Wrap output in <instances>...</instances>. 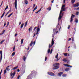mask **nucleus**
<instances>
[{"label": "nucleus", "instance_id": "f257e3e1", "mask_svg": "<svg viewBox=\"0 0 79 79\" xmlns=\"http://www.w3.org/2000/svg\"><path fill=\"white\" fill-rule=\"evenodd\" d=\"M20 71L23 74L25 73V69L22 66L20 69Z\"/></svg>", "mask_w": 79, "mask_h": 79}, {"label": "nucleus", "instance_id": "f03ea898", "mask_svg": "<svg viewBox=\"0 0 79 79\" xmlns=\"http://www.w3.org/2000/svg\"><path fill=\"white\" fill-rule=\"evenodd\" d=\"M31 75L33 76H35L37 74V72L34 70H33L31 71Z\"/></svg>", "mask_w": 79, "mask_h": 79}, {"label": "nucleus", "instance_id": "7ed1b4c3", "mask_svg": "<svg viewBox=\"0 0 79 79\" xmlns=\"http://www.w3.org/2000/svg\"><path fill=\"white\" fill-rule=\"evenodd\" d=\"M33 77H34L32 75V74L31 73L29 75V76H28L27 78L26 79H32Z\"/></svg>", "mask_w": 79, "mask_h": 79}, {"label": "nucleus", "instance_id": "20e7f679", "mask_svg": "<svg viewBox=\"0 0 79 79\" xmlns=\"http://www.w3.org/2000/svg\"><path fill=\"white\" fill-rule=\"evenodd\" d=\"M48 74L49 75H50V76H55V74L52 72H49L48 73Z\"/></svg>", "mask_w": 79, "mask_h": 79}, {"label": "nucleus", "instance_id": "39448f33", "mask_svg": "<svg viewBox=\"0 0 79 79\" xmlns=\"http://www.w3.org/2000/svg\"><path fill=\"white\" fill-rule=\"evenodd\" d=\"M53 66L54 67L53 68V69L54 70L57 69H58L60 68L59 66L57 65H55Z\"/></svg>", "mask_w": 79, "mask_h": 79}, {"label": "nucleus", "instance_id": "423d86ee", "mask_svg": "<svg viewBox=\"0 0 79 79\" xmlns=\"http://www.w3.org/2000/svg\"><path fill=\"white\" fill-rule=\"evenodd\" d=\"M14 3L15 5V8L16 10H17V0H15V2Z\"/></svg>", "mask_w": 79, "mask_h": 79}, {"label": "nucleus", "instance_id": "0eeeda50", "mask_svg": "<svg viewBox=\"0 0 79 79\" xmlns=\"http://www.w3.org/2000/svg\"><path fill=\"white\" fill-rule=\"evenodd\" d=\"M36 31H36V34H38V33H39V32L40 31V28H39V26L36 29Z\"/></svg>", "mask_w": 79, "mask_h": 79}, {"label": "nucleus", "instance_id": "6e6552de", "mask_svg": "<svg viewBox=\"0 0 79 79\" xmlns=\"http://www.w3.org/2000/svg\"><path fill=\"white\" fill-rule=\"evenodd\" d=\"M0 54H1L0 61H1L2 60V51H0Z\"/></svg>", "mask_w": 79, "mask_h": 79}, {"label": "nucleus", "instance_id": "1a4fd4ad", "mask_svg": "<svg viewBox=\"0 0 79 79\" xmlns=\"http://www.w3.org/2000/svg\"><path fill=\"white\" fill-rule=\"evenodd\" d=\"M74 17H75V15H73V14H72V16H71L70 22H72V21H73V18Z\"/></svg>", "mask_w": 79, "mask_h": 79}, {"label": "nucleus", "instance_id": "9d476101", "mask_svg": "<svg viewBox=\"0 0 79 79\" xmlns=\"http://www.w3.org/2000/svg\"><path fill=\"white\" fill-rule=\"evenodd\" d=\"M61 12H60L59 16L58 18L59 20H61V18H62V15H61Z\"/></svg>", "mask_w": 79, "mask_h": 79}, {"label": "nucleus", "instance_id": "9b49d317", "mask_svg": "<svg viewBox=\"0 0 79 79\" xmlns=\"http://www.w3.org/2000/svg\"><path fill=\"white\" fill-rule=\"evenodd\" d=\"M79 6V4L77 3L75 4H74L73 7H78V6Z\"/></svg>", "mask_w": 79, "mask_h": 79}, {"label": "nucleus", "instance_id": "f8f14e48", "mask_svg": "<svg viewBox=\"0 0 79 79\" xmlns=\"http://www.w3.org/2000/svg\"><path fill=\"white\" fill-rule=\"evenodd\" d=\"M63 74V72H60L58 73V76H61Z\"/></svg>", "mask_w": 79, "mask_h": 79}, {"label": "nucleus", "instance_id": "ddd939ff", "mask_svg": "<svg viewBox=\"0 0 79 79\" xmlns=\"http://www.w3.org/2000/svg\"><path fill=\"white\" fill-rule=\"evenodd\" d=\"M64 66H67V67H73V66L69 65L67 64H64Z\"/></svg>", "mask_w": 79, "mask_h": 79}, {"label": "nucleus", "instance_id": "4468645a", "mask_svg": "<svg viewBox=\"0 0 79 79\" xmlns=\"http://www.w3.org/2000/svg\"><path fill=\"white\" fill-rule=\"evenodd\" d=\"M60 64L59 63H56L53 64V66H59Z\"/></svg>", "mask_w": 79, "mask_h": 79}, {"label": "nucleus", "instance_id": "2eb2a0df", "mask_svg": "<svg viewBox=\"0 0 79 79\" xmlns=\"http://www.w3.org/2000/svg\"><path fill=\"white\" fill-rule=\"evenodd\" d=\"M42 7H41L38 11H37L35 12V13H36V14H37V13H39V12H40V11H41V10H42Z\"/></svg>", "mask_w": 79, "mask_h": 79}, {"label": "nucleus", "instance_id": "dca6fc26", "mask_svg": "<svg viewBox=\"0 0 79 79\" xmlns=\"http://www.w3.org/2000/svg\"><path fill=\"white\" fill-rule=\"evenodd\" d=\"M23 60L24 61H25L26 60V57L25 56H24L23 57Z\"/></svg>", "mask_w": 79, "mask_h": 79}, {"label": "nucleus", "instance_id": "f3484780", "mask_svg": "<svg viewBox=\"0 0 79 79\" xmlns=\"http://www.w3.org/2000/svg\"><path fill=\"white\" fill-rule=\"evenodd\" d=\"M18 68V66H16L15 67L13 68V69H12V70H14L15 69H17Z\"/></svg>", "mask_w": 79, "mask_h": 79}, {"label": "nucleus", "instance_id": "a211bd4d", "mask_svg": "<svg viewBox=\"0 0 79 79\" xmlns=\"http://www.w3.org/2000/svg\"><path fill=\"white\" fill-rule=\"evenodd\" d=\"M24 2L26 5H27V3H28V1H27V0H25Z\"/></svg>", "mask_w": 79, "mask_h": 79}, {"label": "nucleus", "instance_id": "6ab92c4d", "mask_svg": "<svg viewBox=\"0 0 79 79\" xmlns=\"http://www.w3.org/2000/svg\"><path fill=\"white\" fill-rule=\"evenodd\" d=\"M53 37H54V36H53V38L52 40V44H54V42H55V41L53 40Z\"/></svg>", "mask_w": 79, "mask_h": 79}, {"label": "nucleus", "instance_id": "aec40b11", "mask_svg": "<svg viewBox=\"0 0 79 79\" xmlns=\"http://www.w3.org/2000/svg\"><path fill=\"white\" fill-rule=\"evenodd\" d=\"M62 61H64V62H66L67 61V60H66V59L64 58L63 59Z\"/></svg>", "mask_w": 79, "mask_h": 79}, {"label": "nucleus", "instance_id": "412c9836", "mask_svg": "<svg viewBox=\"0 0 79 79\" xmlns=\"http://www.w3.org/2000/svg\"><path fill=\"white\" fill-rule=\"evenodd\" d=\"M9 66H8L6 68V69L7 71H10V68H9Z\"/></svg>", "mask_w": 79, "mask_h": 79}, {"label": "nucleus", "instance_id": "4be33fe9", "mask_svg": "<svg viewBox=\"0 0 79 79\" xmlns=\"http://www.w3.org/2000/svg\"><path fill=\"white\" fill-rule=\"evenodd\" d=\"M75 22L76 23H78V20L77 19H76L75 20Z\"/></svg>", "mask_w": 79, "mask_h": 79}, {"label": "nucleus", "instance_id": "5701e85b", "mask_svg": "<svg viewBox=\"0 0 79 79\" xmlns=\"http://www.w3.org/2000/svg\"><path fill=\"white\" fill-rule=\"evenodd\" d=\"M32 44H33V41H31V42L30 43V46L32 47Z\"/></svg>", "mask_w": 79, "mask_h": 79}, {"label": "nucleus", "instance_id": "b1692460", "mask_svg": "<svg viewBox=\"0 0 79 79\" xmlns=\"http://www.w3.org/2000/svg\"><path fill=\"white\" fill-rule=\"evenodd\" d=\"M24 40L23 39H22L21 41V44H23V41Z\"/></svg>", "mask_w": 79, "mask_h": 79}, {"label": "nucleus", "instance_id": "393cba45", "mask_svg": "<svg viewBox=\"0 0 79 79\" xmlns=\"http://www.w3.org/2000/svg\"><path fill=\"white\" fill-rule=\"evenodd\" d=\"M65 5H64L62 6L61 9L63 10V9H64V7H65Z\"/></svg>", "mask_w": 79, "mask_h": 79}, {"label": "nucleus", "instance_id": "a878e982", "mask_svg": "<svg viewBox=\"0 0 79 79\" xmlns=\"http://www.w3.org/2000/svg\"><path fill=\"white\" fill-rule=\"evenodd\" d=\"M51 8L50 7H49V8H48L47 9V10H48V11H50L51 10Z\"/></svg>", "mask_w": 79, "mask_h": 79}, {"label": "nucleus", "instance_id": "bb28decb", "mask_svg": "<svg viewBox=\"0 0 79 79\" xmlns=\"http://www.w3.org/2000/svg\"><path fill=\"white\" fill-rule=\"evenodd\" d=\"M69 68L66 69H65V71L67 72L68 71H69Z\"/></svg>", "mask_w": 79, "mask_h": 79}, {"label": "nucleus", "instance_id": "cd10ccee", "mask_svg": "<svg viewBox=\"0 0 79 79\" xmlns=\"http://www.w3.org/2000/svg\"><path fill=\"white\" fill-rule=\"evenodd\" d=\"M23 26H24V23H22L20 27V28H23Z\"/></svg>", "mask_w": 79, "mask_h": 79}, {"label": "nucleus", "instance_id": "c85d7f7f", "mask_svg": "<svg viewBox=\"0 0 79 79\" xmlns=\"http://www.w3.org/2000/svg\"><path fill=\"white\" fill-rule=\"evenodd\" d=\"M27 22L26 21L25 22V23L24 25V27H26V26H27Z\"/></svg>", "mask_w": 79, "mask_h": 79}, {"label": "nucleus", "instance_id": "c756f323", "mask_svg": "<svg viewBox=\"0 0 79 79\" xmlns=\"http://www.w3.org/2000/svg\"><path fill=\"white\" fill-rule=\"evenodd\" d=\"M75 1H76V0H72L71 1V2L72 3H74Z\"/></svg>", "mask_w": 79, "mask_h": 79}, {"label": "nucleus", "instance_id": "7c9ffc66", "mask_svg": "<svg viewBox=\"0 0 79 79\" xmlns=\"http://www.w3.org/2000/svg\"><path fill=\"white\" fill-rule=\"evenodd\" d=\"M13 13H12L11 14H10V15H9L8 16V18H10V16H11L12 15H13Z\"/></svg>", "mask_w": 79, "mask_h": 79}, {"label": "nucleus", "instance_id": "2f4dec72", "mask_svg": "<svg viewBox=\"0 0 79 79\" xmlns=\"http://www.w3.org/2000/svg\"><path fill=\"white\" fill-rule=\"evenodd\" d=\"M30 9V7H29L25 11L26 13H27L28 11H29V9Z\"/></svg>", "mask_w": 79, "mask_h": 79}, {"label": "nucleus", "instance_id": "473e14b6", "mask_svg": "<svg viewBox=\"0 0 79 79\" xmlns=\"http://www.w3.org/2000/svg\"><path fill=\"white\" fill-rule=\"evenodd\" d=\"M5 12H4L3 14L2 15L1 18H3V16H4V15H5Z\"/></svg>", "mask_w": 79, "mask_h": 79}, {"label": "nucleus", "instance_id": "72a5a7b5", "mask_svg": "<svg viewBox=\"0 0 79 79\" xmlns=\"http://www.w3.org/2000/svg\"><path fill=\"white\" fill-rule=\"evenodd\" d=\"M5 41V40H2L1 42H0V43L1 44H2L3 42Z\"/></svg>", "mask_w": 79, "mask_h": 79}, {"label": "nucleus", "instance_id": "f704fd0d", "mask_svg": "<svg viewBox=\"0 0 79 79\" xmlns=\"http://www.w3.org/2000/svg\"><path fill=\"white\" fill-rule=\"evenodd\" d=\"M58 53H57V55L56 56L55 58H58Z\"/></svg>", "mask_w": 79, "mask_h": 79}, {"label": "nucleus", "instance_id": "c9c22d12", "mask_svg": "<svg viewBox=\"0 0 79 79\" xmlns=\"http://www.w3.org/2000/svg\"><path fill=\"white\" fill-rule=\"evenodd\" d=\"M37 27H35V28L33 29V31H35V29H37Z\"/></svg>", "mask_w": 79, "mask_h": 79}, {"label": "nucleus", "instance_id": "e433bc0d", "mask_svg": "<svg viewBox=\"0 0 79 79\" xmlns=\"http://www.w3.org/2000/svg\"><path fill=\"white\" fill-rule=\"evenodd\" d=\"M8 5H7L6 7L5 8L4 10L5 11L6 10V9H8Z\"/></svg>", "mask_w": 79, "mask_h": 79}, {"label": "nucleus", "instance_id": "4c0bfd02", "mask_svg": "<svg viewBox=\"0 0 79 79\" xmlns=\"http://www.w3.org/2000/svg\"><path fill=\"white\" fill-rule=\"evenodd\" d=\"M62 76H63V77H66V75L65 74H63L62 75Z\"/></svg>", "mask_w": 79, "mask_h": 79}, {"label": "nucleus", "instance_id": "58836bf2", "mask_svg": "<svg viewBox=\"0 0 79 79\" xmlns=\"http://www.w3.org/2000/svg\"><path fill=\"white\" fill-rule=\"evenodd\" d=\"M5 73H6V69L4 70V74H5Z\"/></svg>", "mask_w": 79, "mask_h": 79}, {"label": "nucleus", "instance_id": "ea45409f", "mask_svg": "<svg viewBox=\"0 0 79 79\" xmlns=\"http://www.w3.org/2000/svg\"><path fill=\"white\" fill-rule=\"evenodd\" d=\"M50 52V49H49L48 51V53L49 54Z\"/></svg>", "mask_w": 79, "mask_h": 79}, {"label": "nucleus", "instance_id": "a19ab883", "mask_svg": "<svg viewBox=\"0 0 79 79\" xmlns=\"http://www.w3.org/2000/svg\"><path fill=\"white\" fill-rule=\"evenodd\" d=\"M15 55V52H14L12 54V56H14Z\"/></svg>", "mask_w": 79, "mask_h": 79}, {"label": "nucleus", "instance_id": "79ce46f5", "mask_svg": "<svg viewBox=\"0 0 79 79\" xmlns=\"http://www.w3.org/2000/svg\"><path fill=\"white\" fill-rule=\"evenodd\" d=\"M31 29H32V27H30L28 31L29 32L31 31Z\"/></svg>", "mask_w": 79, "mask_h": 79}, {"label": "nucleus", "instance_id": "37998d69", "mask_svg": "<svg viewBox=\"0 0 79 79\" xmlns=\"http://www.w3.org/2000/svg\"><path fill=\"white\" fill-rule=\"evenodd\" d=\"M5 30H3V31H2V33L3 34L5 33Z\"/></svg>", "mask_w": 79, "mask_h": 79}, {"label": "nucleus", "instance_id": "c03bdc74", "mask_svg": "<svg viewBox=\"0 0 79 79\" xmlns=\"http://www.w3.org/2000/svg\"><path fill=\"white\" fill-rule=\"evenodd\" d=\"M15 50V46H14L13 48V51H14Z\"/></svg>", "mask_w": 79, "mask_h": 79}, {"label": "nucleus", "instance_id": "a18cd8bd", "mask_svg": "<svg viewBox=\"0 0 79 79\" xmlns=\"http://www.w3.org/2000/svg\"><path fill=\"white\" fill-rule=\"evenodd\" d=\"M37 8V6H36L34 8V10H35Z\"/></svg>", "mask_w": 79, "mask_h": 79}, {"label": "nucleus", "instance_id": "49530a36", "mask_svg": "<svg viewBox=\"0 0 79 79\" xmlns=\"http://www.w3.org/2000/svg\"><path fill=\"white\" fill-rule=\"evenodd\" d=\"M64 55L66 56H68V53H65L64 54Z\"/></svg>", "mask_w": 79, "mask_h": 79}, {"label": "nucleus", "instance_id": "de8ad7c7", "mask_svg": "<svg viewBox=\"0 0 79 79\" xmlns=\"http://www.w3.org/2000/svg\"><path fill=\"white\" fill-rule=\"evenodd\" d=\"M65 10L64 9L62 10H61L60 12H61V13H62V11H63Z\"/></svg>", "mask_w": 79, "mask_h": 79}, {"label": "nucleus", "instance_id": "09e8293b", "mask_svg": "<svg viewBox=\"0 0 79 79\" xmlns=\"http://www.w3.org/2000/svg\"><path fill=\"white\" fill-rule=\"evenodd\" d=\"M57 59V60H56L55 61H59V60H60V59H58V58H56Z\"/></svg>", "mask_w": 79, "mask_h": 79}, {"label": "nucleus", "instance_id": "8fccbe9b", "mask_svg": "<svg viewBox=\"0 0 79 79\" xmlns=\"http://www.w3.org/2000/svg\"><path fill=\"white\" fill-rule=\"evenodd\" d=\"M2 69L1 72L0 73V76H1V74H2Z\"/></svg>", "mask_w": 79, "mask_h": 79}, {"label": "nucleus", "instance_id": "3c124183", "mask_svg": "<svg viewBox=\"0 0 79 79\" xmlns=\"http://www.w3.org/2000/svg\"><path fill=\"white\" fill-rule=\"evenodd\" d=\"M47 57H45V61H47Z\"/></svg>", "mask_w": 79, "mask_h": 79}, {"label": "nucleus", "instance_id": "603ef678", "mask_svg": "<svg viewBox=\"0 0 79 79\" xmlns=\"http://www.w3.org/2000/svg\"><path fill=\"white\" fill-rule=\"evenodd\" d=\"M53 51V49H52L50 51V54H52V51Z\"/></svg>", "mask_w": 79, "mask_h": 79}, {"label": "nucleus", "instance_id": "864d4df0", "mask_svg": "<svg viewBox=\"0 0 79 79\" xmlns=\"http://www.w3.org/2000/svg\"><path fill=\"white\" fill-rule=\"evenodd\" d=\"M76 15H79V12H76Z\"/></svg>", "mask_w": 79, "mask_h": 79}, {"label": "nucleus", "instance_id": "5fc2aeb1", "mask_svg": "<svg viewBox=\"0 0 79 79\" xmlns=\"http://www.w3.org/2000/svg\"><path fill=\"white\" fill-rule=\"evenodd\" d=\"M15 72H14L13 74V76H15Z\"/></svg>", "mask_w": 79, "mask_h": 79}, {"label": "nucleus", "instance_id": "6e6d98bb", "mask_svg": "<svg viewBox=\"0 0 79 79\" xmlns=\"http://www.w3.org/2000/svg\"><path fill=\"white\" fill-rule=\"evenodd\" d=\"M70 27H71L70 26V25H69V27H68V29H69Z\"/></svg>", "mask_w": 79, "mask_h": 79}, {"label": "nucleus", "instance_id": "4d7b16f0", "mask_svg": "<svg viewBox=\"0 0 79 79\" xmlns=\"http://www.w3.org/2000/svg\"><path fill=\"white\" fill-rule=\"evenodd\" d=\"M5 26H6V22H5L4 25V27H5Z\"/></svg>", "mask_w": 79, "mask_h": 79}, {"label": "nucleus", "instance_id": "13d9d810", "mask_svg": "<svg viewBox=\"0 0 79 79\" xmlns=\"http://www.w3.org/2000/svg\"><path fill=\"white\" fill-rule=\"evenodd\" d=\"M71 40V38H69V40H68V41H70Z\"/></svg>", "mask_w": 79, "mask_h": 79}, {"label": "nucleus", "instance_id": "bf43d9fd", "mask_svg": "<svg viewBox=\"0 0 79 79\" xmlns=\"http://www.w3.org/2000/svg\"><path fill=\"white\" fill-rule=\"evenodd\" d=\"M53 32H56V29H54L53 30Z\"/></svg>", "mask_w": 79, "mask_h": 79}, {"label": "nucleus", "instance_id": "052dcab7", "mask_svg": "<svg viewBox=\"0 0 79 79\" xmlns=\"http://www.w3.org/2000/svg\"><path fill=\"white\" fill-rule=\"evenodd\" d=\"M72 42H74V37H72Z\"/></svg>", "mask_w": 79, "mask_h": 79}, {"label": "nucleus", "instance_id": "680f3d73", "mask_svg": "<svg viewBox=\"0 0 79 79\" xmlns=\"http://www.w3.org/2000/svg\"><path fill=\"white\" fill-rule=\"evenodd\" d=\"M10 10L8 11L9 12H11V8L10 7Z\"/></svg>", "mask_w": 79, "mask_h": 79}, {"label": "nucleus", "instance_id": "e2e57ef3", "mask_svg": "<svg viewBox=\"0 0 79 79\" xmlns=\"http://www.w3.org/2000/svg\"><path fill=\"white\" fill-rule=\"evenodd\" d=\"M19 77H20V75H19L18 77L17 78L18 79H19Z\"/></svg>", "mask_w": 79, "mask_h": 79}, {"label": "nucleus", "instance_id": "0e129e2a", "mask_svg": "<svg viewBox=\"0 0 79 79\" xmlns=\"http://www.w3.org/2000/svg\"><path fill=\"white\" fill-rule=\"evenodd\" d=\"M20 71V70H19V69H17V72H19Z\"/></svg>", "mask_w": 79, "mask_h": 79}, {"label": "nucleus", "instance_id": "69168bd1", "mask_svg": "<svg viewBox=\"0 0 79 79\" xmlns=\"http://www.w3.org/2000/svg\"><path fill=\"white\" fill-rule=\"evenodd\" d=\"M3 1H2V2H1V5H2L3 4Z\"/></svg>", "mask_w": 79, "mask_h": 79}, {"label": "nucleus", "instance_id": "338daca9", "mask_svg": "<svg viewBox=\"0 0 79 79\" xmlns=\"http://www.w3.org/2000/svg\"><path fill=\"white\" fill-rule=\"evenodd\" d=\"M17 35H18V34H17L16 33L15 34V37H16V36H17Z\"/></svg>", "mask_w": 79, "mask_h": 79}, {"label": "nucleus", "instance_id": "774afa93", "mask_svg": "<svg viewBox=\"0 0 79 79\" xmlns=\"http://www.w3.org/2000/svg\"><path fill=\"white\" fill-rule=\"evenodd\" d=\"M13 76V73H11L10 74V76Z\"/></svg>", "mask_w": 79, "mask_h": 79}]
</instances>
